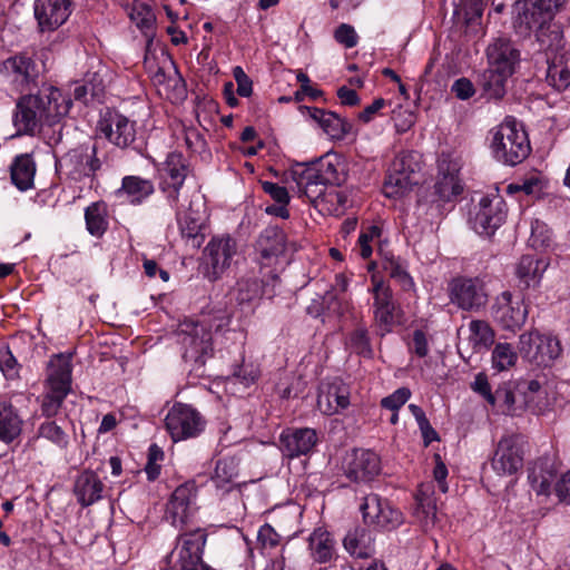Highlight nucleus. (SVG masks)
I'll list each match as a JSON object with an SVG mask.
<instances>
[{
	"label": "nucleus",
	"mask_w": 570,
	"mask_h": 570,
	"mask_svg": "<svg viewBox=\"0 0 570 570\" xmlns=\"http://www.w3.org/2000/svg\"><path fill=\"white\" fill-rule=\"evenodd\" d=\"M228 323L229 318L220 313L218 316H204L202 321L181 324L178 335L184 347V360L194 363L197 368L204 366L213 355V328L217 332Z\"/></svg>",
	"instance_id": "obj_4"
},
{
	"label": "nucleus",
	"mask_w": 570,
	"mask_h": 570,
	"mask_svg": "<svg viewBox=\"0 0 570 570\" xmlns=\"http://www.w3.org/2000/svg\"><path fill=\"white\" fill-rule=\"evenodd\" d=\"M233 76L237 83V94L242 97H249L253 92V81L243 68L239 66L235 67L233 69Z\"/></svg>",
	"instance_id": "obj_60"
},
{
	"label": "nucleus",
	"mask_w": 570,
	"mask_h": 570,
	"mask_svg": "<svg viewBox=\"0 0 570 570\" xmlns=\"http://www.w3.org/2000/svg\"><path fill=\"white\" fill-rule=\"evenodd\" d=\"M263 190L268 194L276 203L287 205L289 195L285 187L279 186L272 181L262 183Z\"/></svg>",
	"instance_id": "obj_63"
},
{
	"label": "nucleus",
	"mask_w": 570,
	"mask_h": 570,
	"mask_svg": "<svg viewBox=\"0 0 570 570\" xmlns=\"http://www.w3.org/2000/svg\"><path fill=\"white\" fill-rule=\"evenodd\" d=\"M317 443V433L311 428H289L279 435V450L288 459L311 454Z\"/></svg>",
	"instance_id": "obj_24"
},
{
	"label": "nucleus",
	"mask_w": 570,
	"mask_h": 570,
	"mask_svg": "<svg viewBox=\"0 0 570 570\" xmlns=\"http://www.w3.org/2000/svg\"><path fill=\"white\" fill-rule=\"evenodd\" d=\"M85 220L90 235L100 237L108 228L107 204L95 202L85 209Z\"/></svg>",
	"instance_id": "obj_43"
},
{
	"label": "nucleus",
	"mask_w": 570,
	"mask_h": 570,
	"mask_svg": "<svg viewBox=\"0 0 570 570\" xmlns=\"http://www.w3.org/2000/svg\"><path fill=\"white\" fill-rule=\"evenodd\" d=\"M416 507L414 514L423 525L434 524L436 519V503L429 489L423 485L415 495Z\"/></svg>",
	"instance_id": "obj_44"
},
{
	"label": "nucleus",
	"mask_w": 570,
	"mask_h": 570,
	"mask_svg": "<svg viewBox=\"0 0 570 570\" xmlns=\"http://www.w3.org/2000/svg\"><path fill=\"white\" fill-rule=\"evenodd\" d=\"M71 0H36L33 11L40 31H53L63 24L71 13Z\"/></svg>",
	"instance_id": "obj_25"
},
{
	"label": "nucleus",
	"mask_w": 570,
	"mask_h": 570,
	"mask_svg": "<svg viewBox=\"0 0 570 570\" xmlns=\"http://www.w3.org/2000/svg\"><path fill=\"white\" fill-rule=\"evenodd\" d=\"M187 171L188 167L184 156L176 151L169 153L164 163L166 178L163 183V189L171 205H176L178 202L179 190L185 183Z\"/></svg>",
	"instance_id": "obj_30"
},
{
	"label": "nucleus",
	"mask_w": 570,
	"mask_h": 570,
	"mask_svg": "<svg viewBox=\"0 0 570 570\" xmlns=\"http://www.w3.org/2000/svg\"><path fill=\"white\" fill-rule=\"evenodd\" d=\"M36 164L31 155L17 156L11 165V180L20 190H28L33 186Z\"/></svg>",
	"instance_id": "obj_39"
},
{
	"label": "nucleus",
	"mask_w": 570,
	"mask_h": 570,
	"mask_svg": "<svg viewBox=\"0 0 570 570\" xmlns=\"http://www.w3.org/2000/svg\"><path fill=\"white\" fill-rule=\"evenodd\" d=\"M320 127L333 139H342L350 130V124L333 111H326Z\"/></svg>",
	"instance_id": "obj_53"
},
{
	"label": "nucleus",
	"mask_w": 570,
	"mask_h": 570,
	"mask_svg": "<svg viewBox=\"0 0 570 570\" xmlns=\"http://www.w3.org/2000/svg\"><path fill=\"white\" fill-rule=\"evenodd\" d=\"M459 171V164L449 157L442 156L439 160V179L434 185V193L440 202H451L462 193Z\"/></svg>",
	"instance_id": "obj_29"
},
{
	"label": "nucleus",
	"mask_w": 570,
	"mask_h": 570,
	"mask_svg": "<svg viewBox=\"0 0 570 570\" xmlns=\"http://www.w3.org/2000/svg\"><path fill=\"white\" fill-rule=\"evenodd\" d=\"M383 268L391 278L399 283L402 289L410 291L414 287L413 278L407 273L404 261H402L400 257H385Z\"/></svg>",
	"instance_id": "obj_46"
},
{
	"label": "nucleus",
	"mask_w": 570,
	"mask_h": 570,
	"mask_svg": "<svg viewBox=\"0 0 570 570\" xmlns=\"http://www.w3.org/2000/svg\"><path fill=\"white\" fill-rule=\"evenodd\" d=\"M110 160L107 153H101L97 142L81 144L65 154L56 167L75 181L85 178L94 179L104 166L109 167Z\"/></svg>",
	"instance_id": "obj_6"
},
{
	"label": "nucleus",
	"mask_w": 570,
	"mask_h": 570,
	"mask_svg": "<svg viewBox=\"0 0 570 570\" xmlns=\"http://www.w3.org/2000/svg\"><path fill=\"white\" fill-rule=\"evenodd\" d=\"M129 18L144 36L151 40L155 36L156 16L146 0H134L129 7Z\"/></svg>",
	"instance_id": "obj_38"
},
{
	"label": "nucleus",
	"mask_w": 570,
	"mask_h": 570,
	"mask_svg": "<svg viewBox=\"0 0 570 570\" xmlns=\"http://www.w3.org/2000/svg\"><path fill=\"white\" fill-rule=\"evenodd\" d=\"M286 235L277 226H268L262 230L256 240L258 262L263 266H271L287 250Z\"/></svg>",
	"instance_id": "obj_26"
},
{
	"label": "nucleus",
	"mask_w": 570,
	"mask_h": 570,
	"mask_svg": "<svg viewBox=\"0 0 570 570\" xmlns=\"http://www.w3.org/2000/svg\"><path fill=\"white\" fill-rule=\"evenodd\" d=\"M346 347L363 357H372L373 348L365 326L356 327L346 340Z\"/></svg>",
	"instance_id": "obj_49"
},
{
	"label": "nucleus",
	"mask_w": 570,
	"mask_h": 570,
	"mask_svg": "<svg viewBox=\"0 0 570 570\" xmlns=\"http://www.w3.org/2000/svg\"><path fill=\"white\" fill-rule=\"evenodd\" d=\"M411 397V391L407 387H400L394 391L391 395L382 399L381 405L384 409L396 412L402 407L406 401Z\"/></svg>",
	"instance_id": "obj_59"
},
{
	"label": "nucleus",
	"mask_w": 570,
	"mask_h": 570,
	"mask_svg": "<svg viewBox=\"0 0 570 570\" xmlns=\"http://www.w3.org/2000/svg\"><path fill=\"white\" fill-rule=\"evenodd\" d=\"M507 205L501 195L476 194L471 199L468 222L472 229L484 236H491L503 224Z\"/></svg>",
	"instance_id": "obj_9"
},
{
	"label": "nucleus",
	"mask_w": 570,
	"mask_h": 570,
	"mask_svg": "<svg viewBox=\"0 0 570 570\" xmlns=\"http://www.w3.org/2000/svg\"><path fill=\"white\" fill-rule=\"evenodd\" d=\"M238 476V460L234 456H225L217 460L212 482L223 494L230 492L236 487Z\"/></svg>",
	"instance_id": "obj_34"
},
{
	"label": "nucleus",
	"mask_w": 570,
	"mask_h": 570,
	"mask_svg": "<svg viewBox=\"0 0 570 570\" xmlns=\"http://www.w3.org/2000/svg\"><path fill=\"white\" fill-rule=\"evenodd\" d=\"M155 191L151 180L139 176H125L121 187L116 191L118 196L125 195L132 205L141 204Z\"/></svg>",
	"instance_id": "obj_36"
},
{
	"label": "nucleus",
	"mask_w": 570,
	"mask_h": 570,
	"mask_svg": "<svg viewBox=\"0 0 570 570\" xmlns=\"http://www.w3.org/2000/svg\"><path fill=\"white\" fill-rule=\"evenodd\" d=\"M296 184L297 191L313 202L323 195L327 185H341L344 181L342 164L336 156L325 155L308 164H295L288 171Z\"/></svg>",
	"instance_id": "obj_3"
},
{
	"label": "nucleus",
	"mask_w": 570,
	"mask_h": 570,
	"mask_svg": "<svg viewBox=\"0 0 570 570\" xmlns=\"http://www.w3.org/2000/svg\"><path fill=\"white\" fill-rule=\"evenodd\" d=\"M363 522L376 529L392 530L403 522V514L376 493L363 497L360 504Z\"/></svg>",
	"instance_id": "obj_13"
},
{
	"label": "nucleus",
	"mask_w": 570,
	"mask_h": 570,
	"mask_svg": "<svg viewBox=\"0 0 570 570\" xmlns=\"http://www.w3.org/2000/svg\"><path fill=\"white\" fill-rule=\"evenodd\" d=\"M98 130L118 148L134 147L136 140V122L119 112H107L98 122Z\"/></svg>",
	"instance_id": "obj_18"
},
{
	"label": "nucleus",
	"mask_w": 570,
	"mask_h": 570,
	"mask_svg": "<svg viewBox=\"0 0 570 570\" xmlns=\"http://www.w3.org/2000/svg\"><path fill=\"white\" fill-rule=\"evenodd\" d=\"M204 254L207 264L212 267L208 272L210 279H217L227 269L234 256L237 254V242L229 235L216 236L205 247Z\"/></svg>",
	"instance_id": "obj_22"
},
{
	"label": "nucleus",
	"mask_w": 570,
	"mask_h": 570,
	"mask_svg": "<svg viewBox=\"0 0 570 570\" xmlns=\"http://www.w3.org/2000/svg\"><path fill=\"white\" fill-rule=\"evenodd\" d=\"M176 218L180 235L191 243L194 248H199L205 239L206 209L200 195H195L186 210H177Z\"/></svg>",
	"instance_id": "obj_16"
},
{
	"label": "nucleus",
	"mask_w": 570,
	"mask_h": 570,
	"mask_svg": "<svg viewBox=\"0 0 570 570\" xmlns=\"http://www.w3.org/2000/svg\"><path fill=\"white\" fill-rule=\"evenodd\" d=\"M104 488L98 474L86 470L77 476L73 492L81 507H89L102 498Z\"/></svg>",
	"instance_id": "obj_32"
},
{
	"label": "nucleus",
	"mask_w": 570,
	"mask_h": 570,
	"mask_svg": "<svg viewBox=\"0 0 570 570\" xmlns=\"http://www.w3.org/2000/svg\"><path fill=\"white\" fill-rule=\"evenodd\" d=\"M38 438L45 439L59 449H66L69 444V436L56 421L50 419L42 422L37 430Z\"/></svg>",
	"instance_id": "obj_47"
},
{
	"label": "nucleus",
	"mask_w": 570,
	"mask_h": 570,
	"mask_svg": "<svg viewBox=\"0 0 570 570\" xmlns=\"http://www.w3.org/2000/svg\"><path fill=\"white\" fill-rule=\"evenodd\" d=\"M554 490L561 502L570 504V470L556 483Z\"/></svg>",
	"instance_id": "obj_64"
},
{
	"label": "nucleus",
	"mask_w": 570,
	"mask_h": 570,
	"mask_svg": "<svg viewBox=\"0 0 570 570\" xmlns=\"http://www.w3.org/2000/svg\"><path fill=\"white\" fill-rule=\"evenodd\" d=\"M372 283L373 286L370 292L374 299V322L380 334L383 336L392 332L393 327L400 323V311L393 299V293L390 286L375 276L372 277Z\"/></svg>",
	"instance_id": "obj_14"
},
{
	"label": "nucleus",
	"mask_w": 570,
	"mask_h": 570,
	"mask_svg": "<svg viewBox=\"0 0 570 570\" xmlns=\"http://www.w3.org/2000/svg\"><path fill=\"white\" fill-rule=\"evenodd\" d=\"M518 355L509 343H498L492 351V366L498 371H505L512 367Z\"/></svg>",
	"instance_id": "obj_52"
},
{
	"label": "nucleus",
	"mask_w": 570,
	"mask_h": 570,
	"mask_svg": "<svg viewBox=\"0 0 570 570\" xmlns=\"http://www.w3.org/2000/svg\"><path fill=\"white\" fill-rule=\"evenodd\" d=\"M519 343L523 357L539 366H548L562 351L557 337L537 331L521 334Z\"/></svg>",
	"instance_id": "obj_15"
},
{
	"label": "nucleus",
	"mask_w": 570,
	"mask_h": 570,
	"mask_svg": "<svg viewBox=\"0 0 570 570\" xmlns=\"http://www.w3.org/2000/svg\"><path fill=\"white\" fill-rule=\"evenodd\" d=\"M547 81L558 91H563L570 87V69L562 60L552 61L548 66Z\"/></svg>",
	"instance_id": "obj_51"
},
{
	"label": "nucleus",
	"mask_w": 570,
	"mask_h": 570,
	"mask_svg": "<svg viewBox=\"0 0 570 570\" xmlns=\"http://www.w3.org/2000/svg\"><path fill=\"white\" fill-rule=\"evenodd\" d=\"M70 390L71 355H53L48 364L46 392L41 403L42 415L47 419L56 416Z\"/></svg>",
	"instance_id": "obj_7"
},
{
	"label": "nucleus",
	"mask_w": 570,
	"mask_h": 570,
	"mask_svg": "<svg viewBox=\"0 0 570 570\" xmlns=\"http://www.w3.org/2000/svg\"><path fill=\"white\" fill-rule=\"evenodd\" d=\"M267 281L259 279L256 276L242 277L236 285V301L240 306H254L264 296L272 298L275 295V285L278 282V275L275 271L266 273Z\"/></svg>",
	"instance_id": "obj_21"
},
{
	"label": "nucleus",
	"mask_w": 570,
	"mask_h": 570,
	"mask_svg": "<svg viewBox=\"0 0 570 570\" xmlns=\"http://www.w3.org/2000/svg\"><path fill=\"white\" fill-rule=\"evenodd\" d=\"M558 475V466L552 456L544 455L537 459L529 469L528 479L531 489L538 495H549L552 484Z\"/></svg>",
	"instance_id": "obj_31"
},
{
	"label": "nucleus",
	"mask_w": 570,
	"mask_h": 570,
	"mask_svg": "<svg viewBox=\"0 0 570 570\" xmlns=\"http://www.w3.org/2000/svg\"><path fill=\"white\" fill-rule=\"evenodd\" d=\"M449 298L462 311L479 312L488 304V293L483 281L478 277H456L448 286Z\"/></svg>",
	"instance_id": "obj_12"
},
{
	"label": "nucleus",
	"mask_w": 570,
	"mask_h": 570,
	"mask_svg": "<svg viewBox=\"0 0 570 570\" xmlns=\"http://www.w3.org/2000/svg\"><path fill=\"white\" fill-rule=\"evenodd\" d=\"M308 549L314 561L326 563L335 556V540L327 530L317 528L309 534Z\"/></svg>",
	"instance_id": "obj_33"
},
{
	"label": "nucleus",
	"mask_w": 570,
	"mask_h": 570,
	"mask_svg": "<svg viewBox=\"0 0 570 570\" xmlns=\"http://www.w3.org/2000/svg\"><path fill=\"white\" fill-rule=\"evenodd\" d=\"M380 235L381 229L375 225L367 226L361 232L355 250L358 252L362 258L366 259L371 257L373 253L372 243L375 238H379Z\"/></svg>",
	"instance_id": "obj_55"
},
{
	"label": "nucleus",
	"mask_w": 570,
	"mask_h": 570,
	"mask_svg": "<svg viewBox=\"0 0 570 570\" xmlns=\"http://www.w3.org/2000/svg\"><path fill=\"white\" fill-rule=\"evenodd\" d=\"M390 168L394 171H403L406 175L416 177L417 171L421 169L420 156L415 151H401L393 159Z\"/></svg>",
	"instance_id": "obj_54"
},
{
	"label": "nucleus",
	"mask_w": 570,
	"mask_h": 570,
	"mask_svg": "<svg viewBox=\"0 0 570 570\" xmlns=\"http://www.w3.org/2000/svg\"><path fill=\"white\" fill-rule=\"evenodd\" d=\"M451 91L458 99L466 100L475 94V88L470 79L462 77L453 82Z\"/></svg>",
	"instance_id": "obj_61"
},
{
	"label": "nucleus",
	"mask_w": 570,
	"mask_h": 570,
	"mask_svg": "<svg viewBox=\"0 0 570 570\" xmlns=\"http://www.w3.org/2000/svg\"><path fill=\"white\" fill-rule=\"evenodd\" d=\"M205 424L204 416L185 403H175L165 417L166 430L174 442L198 436Z\"/></svg>",
	"instance_id": "obj_11"
},
{
	"label": "nucleus",
	"mask_w": 570,
	"mask_h": 570,
	"mask_svg": "<svg viewBox=\"0 0 570 570\" xmlns=\"http://www.w3.org/2000/svg\"><path fill=\"white\" fill-rule=\"evenodd\" d=\"M566 0H518L514 4L513 27L522 37L535 33L543 48H551L561 40V31L552 20Z\"/></svg>",
	"instance_id": "obj_2"
},
{
	"label": "nucleus",
	"mask_w": 570,
	"mask_h": 570,
	"mask_svg": "<svg viewBox=\"0 0 570 570\" xmlns=\"http://www.w3.org/2000/svg\"><path fill=\"white\" fill-rule=\"evenodd\" d=\"M417 184L416 177L406 175L403 171H394L389 168L383 190L389 198H399L411 191L412 187Z\"/></svg>",
	"instance_id": "obj_42"
},
{
	"label": "nucleus",
	"mask_w": 570,
	"mask_h": 570,
	"mask_svg": "<svg viewBox=\"0 0 570 570\" xmlns=\"http://www.w3.org/2000/svg\"><path fill=\"white\" fill-rule=\"evenodd\" d=\"M491 313L503 330L515 331L524 324L528 308L522 298H514L510 292H503L497 296Z\"/></svg>",
	"instance_id": "obj_19"
},
{
	"label": "nucleus",
	"mask_w": 570,
	"mask_h": 570,
	"mask_svg": "<svg viewBox=\"0 0 570 570\" xmlns=\"http://www.w3.org/2000/svg\"><path fill=\"white\" fill-rule=\"evenodd\" d=\"M522 436L512 434L503 436L492 458V468L499 475H511L523 465Z\"/></svg>",
	"instance_id": "obj_20"
},
{
	"label": "nucleus",
	"mask_w": 570,
	"mask_h": 570,
	"mask_svg": "<svg viewBox=\"0 0 570 570\" xmlns=\"http://www.w3.org/2000/svg\"><path fill=\"white\" fill-rule=\"evenodd\" d=\"M345 550L356 558H368L374 552L373 540L367 529L355 527L343 539Z\"/></svg>",
	"instance_id": "obj_37"
},
{
	"label": "nucleus",
	"mask_w": 570,
	"mask_h": 570,
	"mask_svg": "<svg viewBox=\"0 0 570 570\" xmlns=\"http://www.w3.org/2000/svg\"><path fill=\"white\" fill-rule=\"evenodd\" d=\"M511 75L489 67L479 76V86L482 96L488 100H501L507 92L505 85Z\"/></svg>",
	"instance_id": "obj_35"
},
{
	"label": "nucleus",
	"mask_w": 570,
	"mask_h": 570,
	"mask_svg": "<svg viewBox=\"0 0 570 570\" xmlns=\"http://www.w3.org/2000/svg\"><path fill=\"white\" fill-rule=\"evenodd\" d=\"M0 370L8 379L18 376L17 361L8 348L0 351Z\"/></svg>",
	"instance_id": "obj_62"
},
{
	"label": "nucleus",
	"mask_w": 570,
	"mask_h": 570,
	"mask_svg": "<svg viewBox=\"0 0 570 570\" xmlns=\"http://www.w3.org/2000/svg\"><path fill=\"white\" fill-rule=\"evenodd\" d=\"M72 100L60 89L49 86L42 88L37 95H24L16 104L13 125L18 134L33 135L46 124L55 125L66 116Z\"/></svg>",
	"instance_id": "obj_1"
},
{
	"label": "nucleus",
	"mask_w": 570,
	"mask_h": 570,
	"mask_svg": "<svg viewBox=\"0 0 570 570\" xmlns=\"http://www.w3.org/2000/svg\"><path fill=\"white\" fill-rule=\"evenodd\" d=\"M350 386L343 380L335 377L332 382L322 385L317 396V407L325 415H333L350 405Z\"/></svg>",
	"instance_id": "obj_27"
},
{
	"label": "nucleus",
	"mask_w": 570,
	"mask_h": 570,
	"mask_svg": "<svg viewBox=\"0 0 570 570\" xmlns=\"http://www.w3.org/2000/svg\"><path fill=\"white\" fill-rule=\"evenodd\" d=\"M469 340L474 350L488 348L494 342V331L490 324L483 320H473L469 323Z\"/></svg>",
	"instance_id": "obj_45"
},
{
	"label": "nucleus",
	"mask_w": 570,
	"mask_h": 570,
	"mask_svg": "<svg viewBox=\"0 0 570 570\" xmlns=\"http://www.w3.org/2000/svg\"><path fill=\"white\" fill-rule=\"evenodd\" d=\"M493 401L489 404L497 410V412L513 415L515 414V395L510 384L500 385L492 392Z\"/></svg>",
	"instance_id": "obj_48"
},
{
	"label": "nucleus",
	"mask_w": 570,
	"mask_h": 570,
	"mask_svg": "<svg viewBox=\"0 0 570 570\" xmlns=\"http://www.w3.org/2000/svg\"><path fill=\"white\" fill-rule=\"evenodd\" d=\"M257 542L262 550L274 549L281 543V535L268 524H263L257 532Z\"/></svg>",
	"instance_id": "obj_57"
},
{
	"label": "nucleus",
	"mask_w": 570,
	"mask_h": 570,
	"mask_svg": "<svg viewBox=\"0 0 570 570\" xmlns=\"http://www.w3.org/2000/svg\"><path fill=\"white\" fill-rule=\"evenodd\" d=\"M334 39L347 49L354 48L358 42V36L353 26L341 23L334 31Z\"/></svg>",
	"instance_id": "obj_58"
},
{
	"label": "nucleus",
	"mask_w": 570,
	"mask_h": 570,
	"mask_svg": "<svg viewBox=\"0 0 570 570\" xmlns=\"http://www.w3.org/2000/svg\"><path fill=\"white\" fill-rule=\"evenodd\" d=\"M170 68V78L161 89L160 95H165L167 99L171 101H180L186 98L187 89L186 83L181 75L173 62Z\"/></svg>",
	"instance_id": "obj_50"
},
{
	"label": "nucleus",
	"mask_w": 570,
	"mask_h": 570,
	"mask_svg": "<svg viewBox=\"0 0 570 570\" xmlns=\"http://www.w3.org/2000/svg\"><path fill=\"white\" fill-rule=\"evenodd\" d=\"M547 268V264L537 259L533 256L524 255L520 258L517 265V276L524 288L535 286L540 283L543 272Z\"/></svg>",
	"instance_id": "obj_41"
},
{
	"label": "nucleus",
	"mask_w": 570,
	"mask_h": 570,
	"mask_svg": "<svg viewBox=\"0 0 570 570\" xmlns=\"http://www.w3.org/2000/svg\"><path fill=\"white\" fill-rule=\"evenodd\" d=\"M196 495L197 488L193 481L185 482L177 487L166 504V520L174 527L185 524L193 512Z\"/></svg>",
	"instance_id": "obj_23"
},
{
	"label": "nucleus",
	"mask_w": 570,
	"mask_h": 570,
	"mask_svg": "<svg viewBox=\"0 0 570 570\" xmlns=\"http://www.w3.org/2000/svg\"><path fill=\"white\" fill-rule=\"evenodd\" d=\"M164 459V451L156 444H151L148 449V460L145 472L149 481L156 480L160 474V465L157 463Z\"/></svg>",
	"instance_id": "obj_56"
},
{
	"label": "nucleus",
	"mask_w": 570,
	"mask_h": 570,
	"mask_svg": "<svg viewBox=\"0 0 570 570\" xmlns=\"http://www.w3.org/2000/svg\"><path fill=\"white\" fill-rule=\"evenodd\" d=\"M487 58L489 67L512 76L520 62V51L511 40L498 38L488 46Z\"/></svg>",
	"instance_id": "obj_28"
},
{
	"label": "nucleus",
	"mask_w": 570,
	"mask_h": 570,
	"mask_svg": "<svg viewBox=\"0 0 570 570\" xmlns=\"http://www.w3.org/2000/svg\"><path fill=\"white\" fill-rule=\"evenodd\" d=\"M207 533L203 529L181 534L176 547L166 557L167 566L173 570H212L203 562V550Z\"/></svg>",
	"instance_id": "obj_10"
},
{
	"label": "nucleus",
	"mask_w": 570,
	"mask_h": 570,
	"mask_svg": "<svg viewBox=\"0 0 570 570\" xmlns=\"http://www.w3.org/2000/svg\"><path fill=\"white\" fill-rule=\"evenodd\" d=\"M342 471L350 481L366 483L380 474L381 459L371 450L353 449L345 454Z\"/></svg>",
	"instance_id": "obj_17"
},
{
	"label": "nucleus",
	"mask_w": 570,
	"mask_h": 570,
	"mask_svg": "<svg viewBox=\"0 0 570 570\" xmlns=\"http://www.w3.org/2000/svg\"><path fill=\"white\" fill-rule=\"evenodd\" d=\"M491 149L498 161L509 166L521 164L531 153L527 131L512 117L493 129Z\"/></svg>",
	"instance_id": "obj_5"
},
{
	"label": "nucleus",
	"mask_w": 570,
	"mask_h": 570,
	"mask_svg": "<svg viewBox=\"0 0 570 570\" xmlns=\"http://www.w3.org/2000/svg\"><path fill=\"white\" fill-rule=\"evenodd\" d=\"M22 420L18 411L10 403H0V441L12 442L20 435Z\"/></svg>",
	"instance_id": "obj_40"
},
{
	"label": "nucleus",
	"mask_w": 570,
	"mask_h": 570,
	"mask_svg": "<svg viewBox=\"0 0 570 570\" xmlns=\"http://www.w3.org/2000/svg\"><path fill=\"white\" fill-rule=\"evenodd\" d=\"M43 67V63L38 61L36 51L26 49L3 59L0 62V75L12 89L26 92L38 87Z\"/></svg>",
	"instance_id": "obj_8"
}]
</instances>
